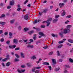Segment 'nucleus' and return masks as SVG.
I'll use <instances>...</instances> for the list:
<instances>
[{"label": "nucleus", "instance_id": "nucleus-1", "mask_svg": "<svg viewBox=\"0 0 73 73\" xmlns=\"http://www.w3.org/2000/svg\"><path fill=\"white\" fill-rule=\"evenodd\" d=\"M52 20V18H49L48 19V20L46 21V23H47V25L46 26L47 27H48L50 25V21H51Z\"/></svg>", "mask_w": 73, "mask_h": 73}, {"label": "nucleus", "instance_id": "nucleus-2", "mask_svg": "<svg viewBox=\"0 0 73 73\" xmlns=\"http://www.w3.org/2000/svg\"><path fill=\"white\" fill-rule=\"evenodd\" d=\"M68 31H69V29H64L63 30L64 33L65 34L67 33Z\"/></svg>", "mask_w": 73, "mask_h": 73}, {"label": "nucleus", "instance_id": "nucleus-3", "mask_svg": "<svg viewBox=\"0 0 73 73\" xmlns=\"http://www.w3.org/2000/svg\"><path fill=\"white\" fill-rule=\"evenodd\" d=\"M27 47L29 48H34V46L33 45L28 44L27 46Z\"/></svg>", "mask_w": 73, "mask_h": 73}, {"label": "nucleus", "instance_id": "nucleus-4", "mask_svg": "<svg viewBox=\"0 0 73 73\" xmlns=\"http://www.w3.org/2000/svg\"><path fill=\"white\" fill-rule=\"evenodd\" d=\"M29 15L28 14H26L24 17V18L25 20H28V16Z\"/></svg>", "mask_w": 73, "mask_h": 73}, {"label": "nucleus", "instance_id": "nucleus-5", "mask_svg": "<svg viewBox=\"0 0 73 73\" xmlns=\"http://www.w3.org/2000/svg\"><path fill=\"white\" fill-rule=\"evenodd\" d=\"M64 5L65 4H64V3H60L59 4V5L60 6V8H62V7H63V6H64Z\"/></svg>", "mask_w": 73, "mask_h": 73}, {"label": "nucleus", "instance_id": "nucleus-6", "mask_svg": "<svg viewBox=\"0 0 73 73\" xmlns=\"http://www.w3.org/2000/svg\"><path fill=\"white\" fill-rule=\"evenodd\" d=\"M21 56L22 58H25V55L24 54V53L21 52Z\"/></svg>", "mask_w": 73, "mask_h": 73}, {"label": "nucleus", "instance_id": "nucleus-7", "mask_svg": "<svg viewBox=\"0 0 73 73\" xmlns=\"http://www.w3.org/2000/svg\"><path fill=\"white\" fill-rule=\"evenodd\" d=\"M39 35H40V36H45L44 33H43L42 32H39Z\"/></svg>", "mask_w": 73, "mask_h": 73}, {"label": "nucleus", "instance_id": "nucleus-8", "mask_svg": "<svg viewBox=\"0 0 73 73\" xmlns=\"http://www.w3.org/2000/svg\"><path fill=\"white\" fill-rule=\"evenodd\" d=\"M52 62L53 64H56V59H52Z\"/></svg>", "mask_w": 73, "mask_h": 73}, {"label": "nucleus", "instance_id": "nucleus-9", "mask_svg": "<svg viewBox=\"0 0 73 73\" xmlns=\"http://www.w3.org/2000/svg\"><path fill=\"white\" fill-rule=\"evenodd\" d=\"M17 41L18 40L17 39L15 38L13 40V42L14 43H15V44H17Z\"/></svg>", "mask_w": 73, "mask_h": 73}, {"label": "nucleus", "instance_id": "nucleus-10", "mask_svg": "<svg viewBox=\"0 0 73 73\" xmlns=\"http://www.w3.org/2000/svg\"><path fill=\"white\" fill-rule=\"evenodd\" d=\"M40 20L38 19V21H37V20H35V21H34L33 23L34 24H36V23H38V22H40Z\"/></svg>", "mask_w": 73, "mask_h": 73}, {"label": "nucleus", "instance_id": "nucleus-11", "mask_svg": "<svg viewBox=\"0 0 73 73\" xmlns=\"http://www.w3.org/2000/svg\"><path fill=\"white\" fill-rule=\"evenodd\" d=\"M57 21H58V19L56 18V19H54L52 21L54 23H56V22H57Z\"/></svg>", "mask_w": 73, "mask_h": 73}, {"label": "nucleus", "instance_id": "nucleus-12", "mask_svg": "<svg viewBox=\"0 0 73 73\" xmlns=\"http://www.w3.org/2000/svg\"><path fill=\"white\" fill-rule=\"evenodd\" d=\"M11 64V63L10 62H8L6 64V66H9Z\"/></svg>", "mask_w": 73, "mask_h": 73}, {"label": "nucleus", "instance_id": "nucleus-13", "mask_svg": "<svg viewBox=\"0 0 73 73\" xmlns=\"http://www.w3.org/2000/svg\"><path fill=\"white\" fill-rule=\"evenodd\" d=\"M62 46H63V44H61L60 45L58 46L57 48L58 49H60V48H62Z\"/></svg>", "mask_w": 73, "mask_h": 73}, {"label": "nucleus", "instance_id": "nucleus-14", "mask_svg": "<svg viewBox=\"0 0 73 73\" xmlns=\"http://www.w3.org/2000/svg\"><path fill=\"white\" fill-rule=\"evenodd\" d=\"M42 64L43 65H49V64L48 63L46 62H43Z\"/></svg>", "mask_w": 73, "mask_h": 73}, {"label": "nucleus", "instance_id": "nucleus-15", "mask_svg": "<svg viewBox=\"0 0 73 73\" xmlns=\"http://www.w3.org/2000/svg\"><path fill=\"white\" fill-rule=\"evenodd\" d=\"M54 70L56 72H58V71H59V70H60V68L58 67L57 68H55L54 69Z\"/></svg>", "mask_w": 73, "mask_h": 73}, {"label": "nucleus", "instance_id": "nucleus-16", "mask_svg": "<svg viewBox=\"0 0 73 73\" xmlns=\"http://www.w3.org/2000/svg\"><path fill=\"white\" fill-rule=\"evenodd\" d=\"M48 11V10L47 9H43V13H46V12Z\"/></svg>", "mask_w": 73, "mask_h": 73}, {"label": "nucleus", "instance_id": "nucleus-17", "mask_svg": "<svg viewBox=\"0 0 73 73\" xmlns=\"http://www.w3.org/2000/svg\"><path fill=\"white\" fill-rule=\"evenodd\" d=\"M68 41L70 43H73V40L71 39H69L68 40Z\"/></svg>", "mask_w": 73, "mask_h": 73}, {"label": "nucleus", "instance_id": "nucleus-18", "mask_svg": "<svg viewBox=\"0 0 73 73\" xmlns=\"http://www.w3.org/2000/svg\"><path fill=\"white\" fill-rule=\"evenodd\" d=\"M52 37H57V36H58V35H55L54 34H52Z\"/></svg>", "mask_w": 73, "mask_h": 73}, {"label": "nucleus", "instance_id": "nucleus-19", "mask_svg": "<svg viewBox=\"0 0 73 73\" xmlns=\"http://www.w3.org/2000/svg\"><path fill=\"white\" fill-rule=\"evenodd\" d=\"M5 22H0V24H1V25H5Z\"/></svg>", "mask_w": 73, "mask_h": 73}, {"label": "nucleus", "instance_id": "nucleus-20", "mask_svg": "<svg viewBox=\"0 0 73 73\" xmlns=\"http://www.w3.org/2000/svg\"><path fill=\"white\" fill-rule=\"evenodd\" d=\"M14 4V1H10V5H13Z\"/></svg>", "mask_w": 73, "mask_h": 73}, {"label": "nucleus", "instance_id": "nucleus-21", "mask_svg": "<svg viewBox=\"0 0 73 73\" xmlns=\"http://www.w3.org/2000/svg\"><path fill=\"white\" fill-rule=\"evenodd\" d=\"M69 60L70 62H71V63H73V59H72L71 58H69Z\"/></svg>", "mask_w": 73, "mask_h": 73}, {"label": "nucleus", "instance_id": "nucleus-22", "mask_svg": "<svg viewBox=\"0 0 73 73\" xmlns=\"http://www.w3.org/2000/svg\"><path fill=\"white\" fill-rule=\"evenodd\" d=\"M29 30V29L28 28H25L24 29V32H27V31Z\"/></svg>", "mask_w": 73, "mask_h": 73}, {"label": "nucleus", "instance_id": "nucleus-23", "mask_svg": "<svg viewBox=\"0 0 73 73\" xmlns=\"http://www.w3.org/2000/svg\"><path fill=\"white\" fill-rule=\"evenodd\" d=\"M64 41H59L58 42V44H62V43H64Z\"/></svg>", "mask_w": 73, "mask_h": 73}, {"label": "nucleus", "instance_id": "nucleus-24", "mask_svg": "<svg viewBox=\"0 0 73 73\" xmlns=\"http://www.w3.org/2000/svg\"><path fill=\"white\" fill-rule=\"evenodd\" d=\"M33 31H32L29 32L28 33L29 34V35H31L32 34H33Z\"/></svg>", "mask_w": 73, "mask_h": 73}, {"label": "nucleus", "instance_id": "nucleus-25", "mask_svg": "<svg viewBox=\"0 0 73 73\" xmlns=\"http://www.w3.org/2000/svg\"><path fill=\"white\" fill-rule=\"evenodd\" d=\"M15 20V19H13V20H11L10 21L11 24H13V23L14 22Z\"/></svg>", "mask_w": 73, "mask_h": 73}, {"label": "nucleus", "instance_id": "nucleus-26", "mask_svg": "<svg viewBox=\"0 0 73 73\" xmlns=\"http://www.w3.org/2000/svg\"><path fill=\"white\" fill-rule=\"evenodd\" d=\"M36 35L35 34L34 35L33 38L34 40H36Z\"/></svg>", "mask_w": 73, "mask_h": 73}, {"label": "nucleus", "instance_id": "nucleus-27", "mask_svg": "<svg viewBox=\"0 0 73 73\" xmlns=\"http://www.w3.org/2000/svg\"><path fill=\"white\" fill-rule=\"evenodd\" d=\"M27 66L29 67H31L32 66V65L28 63L27 64Z\"/></svg>", "mask_w": 73, "mask_h": 73}, {"label": "nucleus", "instance_id": "nucleus-28", "mask_svg": "<svg viewBox=\"0 0 73 73\" xmlns=\"http://www.w3.org/2000/svg\"><path fill=\"white\" fill-rule=\"evenodd\" d=\"M71 27H72V25H68L66 26L67 28H70Z\"/></svg>", "mask_w": 73, "mask_h": 73}, {"label": "nucleus", "instance_id": "nucleus-29", "mask_svg": "<svg viewBox=\"0 0 73 73\" xmlns=\"http://www.w3.org/2000/svg\"><path fill=\"white\" fill-rule=\"evenodd\" d=\"M6 58H7V60H8V59H9V54H7L6 56Z\"/></svg>", "mask_w": 73, "mask_h": 73}, {"label": "nucleus", "instance_id": "nucleus-30", "mask_svg": "<svg viewBox=\"0 0 73 73\" xmlns=\"http://www.w3.org/2000/svg\"><path fill=\"white\" fill-rule=\"evenodd\" d=\"M5 16V15L4 14H2L0 17V18H2L4 17Z\"/></svg>", "mask_w": 73, "mask_h": 73}, {"label": "nucleus", "instance_id": "nucleus-31", "mask_svg": "<svg viewBox=\"0 0 73 73\" xmlns=\"http://www.w3.org/2000/svg\"><path fill=\"white\" fill-rule=\"evenodd\" d=\"M65 12H63L61 14V16H64L65 15Z\"/></svg>", "mask_w": 73, "mask_h": 73}, {"label": "nucleus", "instance_id": "nucleus-32", "mask_svg": "<svg viewBox=\"0 0 73 73\" xmlns=\"http://www.w3.org/2000/svg\"><path fill=\"white\" fill-rule=\"evenodd\" d=\"M72 17V16H71V15H67L66 17L67 18H70Z\"/></svg>", "mask_w": 73, "mask_h": 73}, {"label": "nucleus", "instance_id": "nucleus-33", "mask_svg": "<svg viewBox=\"0 0 73 73\" xmlns=\"http://www.w3.org/2000/svg\"><path fill=\"white\" fill-rule=\"evenodd\" d=\"M15 55L16 57H17V58H20V56H19V55H18V54H15Z\"/></svg>", "mask_w": 73, "mask_h": 73}, {"label": "nucleus", "instance_id": "nucleus-34", "mask_svg": "<svg viewBox=\"0 0 73 73\" xmlns=\"http://www.w3.org/2000/svg\"><path fill=\"white\" fill-rule=\"evenodd\" d=\"M59 35L60 36H61V37H63L62 35H63V33H60L59 34Z\"/></svg>", "mask_w": 73, "mask_h": 73}, {"label": "nucleus", "instance_id": "nucleus-35", "mask_svg": "<svg viewBox=\"0 0 73 73\" xmlns=\"http://www.w3.org/2000/svg\"><path fill=\"white\" fill-rule=\"evenodd\" d=\"M40 27L41 28H44L45 27V26L44 25H41Z\"/></svg>", "mask_w": 73, "mask_h": 73}, {"label": "nucleus", "instance_id": "nucleus-36", "mask_svg": "<svg viewBox=\"0 0 73 73\" xmlns=\"http://www.w3.org/2000/svg\"><path fill=\"white\" fill-rule=\"evenodd\" d=\"M36 31H40V28H36Z\"/></svg>", "mask_w": 73, "mask_h": 73}, {"label": "nucleus", "instance_id": "nucleus-37", "mask_svg": "<svg viewBox=\"0 0 73 73\" xmlns=\"http://www.w3.org/2000/svg\"><path fill=\"white\" fill-rule=\"evenodd\" d=\"M9 43H10V40H7L6 42V44H9Z\"/></svg>", "mask_w": 73, "mask_h": 73}, {"label": "nucleus", "instance_id": "nucleus-38", "mask_svg": "<svg viewBox=\"0 0 73 73\" xmlns=\"http://www.w3.org/2000/svg\"><path fill=\"white\" fill-rule=\"evenodd\" d=\"M32 59H36V57L35 56H33L32 57Z\"/></svg>", "mask_w": 73, "mask_h": 73}, {"label": "nucleus", "instance_id": "nucleus-39", "mask_svg": "<svg viewBox=\"0 0 73 73\" xmlns=\"http://www.w3.org/2000/svg\"><path fill=\"white\" fill-rule=\"evenodd\" d=\"M9 48H10V49H13V47L12 45L9 46Z\"/></svg>", "mask_w": 73, "mask_h": 73}, {"label": "nucleus", "instance_id": "nucleus-40", "mask_svg": "<svg viewBox=\"0 0 73 73\" xmlns=\"http://www.w3.org/2000/svg\"><path fill=\"white\" fill-rule=\"evenodd\" d=\"M57 55L58 56H60V52H59V51H57Z\"/></svg>", "mask_w": 73, "mask_h": 73}, {"label": "nucleus", "instance_id": "nucleus-41", "mask_svg": "<svg viewBox=\"0 0 73 73\" xmlns=\"http://www.w3.org/2000/svg\"><path fill=\"white\" fill-rule=\"evenodd\" d=\"M15 61L17 62V61H19V59L16 58L15 59Z\"/></svg>", "mask_w": 73, "mask_h": 73}, {"label": "nucleus", "instance_id": "nucleus-42", "mask_svg": "<svg viewBox=\"0 0 73 73\" xmlns=\"http://www.w3.org/2000/svg\"><path fill=\"white\" fill-rule=\"evenodd\" d=\"M6 60H7V58H5L4 59H3L2 60V61H6Z\"/></svg>", "mask_w": 73, "mask_h": 73}, {"label": "nucleus", "instance_id": "nucleus-43", "mask_svg": "<svg viewBox=\"0 0 73 73\" xmlns=\"http://www.w3.org/2000/svg\"><path fill=\"white\" fill-rule=\"evenodd\" d=\"M20 50V47H18L17 48H16L15 49V50Z\"/></svg>", "mask_w": 73, "mask_h": 73}, {"label": "nucleus", "instance_id": "nucleus-44", "mask_svg": "<svg viewBox=\"0 0 73 73\" xmlns=\"http://www.w3.org/2000/svg\"><path fill=\"white\" fill-rule=\"evenodd\" d=\"M4 40V38H1L0 40L1 42H3Z\"/></svg>", "mask_w": 73, "mask_h": 73}, {"label": "nucleus", "instance_id": "nucleus-45", "mask_svg": "<svg viewBox=\"0 0 73 73\" xmlns=\"http://www.w3.org/2000/svg\"><path fill=\"white\" fill-rule=\"evenodd\" d=\"M3 33V31L2 30H0V35L2 34Z\"/></svg>", "mask_w": 73, "mask_h": 73}, {"label": "nucleus", "instance_id": "nucleus-46", "mask_svg": "<svg viewBox=\"0 0 73 73\" xmlns=\"http://www.w3.org/2000/svg\"><path fill=\"white\" fill-rule=\"evenodd\" d=\"M21 10V8H20V7H19L17 9V11H20Z\"/></svg>", "mask_w": 73, "mask_h": 73}, {"label": "nucleus", "instance_id": "nucleus-47", "mask_svg": "<svg viewBox=\"0 0 73 73\" xmlns=\"http://www.w3.org/2000/svg\"><path fill=\"white\" fill-rule=\"evenodd\" d=\"M65 67H66V68H70V66L68 65H65Z\"/></svg>", "mask_w": 73, "mask_h": 73}, {"label": "nucleus", "instance_id": "nucleus-48", "mask_svg": "<svg viewBox=\"0 0 73 73\" xmlns=\"http://www.w3.org/2000/svg\"><path fill=\"white\" fill-rule=\"evenodd\" d=\"M53 52H50L48 53V55H52V54H53Z\"/></svg>", "mask_w": 73, "mask_h": 73}, {"label": "nucleus", "instance_id": "nucleus-49", "mask_svg": "<svg viewBox=\"0 0 73 73\" xmlns=\"http://www.w3.org/2000/svg\"><path fill=\"white\" fill-rule=\"evenodd\" d=\"M4 35H5V36H7V35H8V32L6 31V32H5V33H4Z\"/></svg>", "mask_w": 73, "mask_h": 73}, {"label": "nucleus", "instance_id": "nucleus-50", "mask_svg": "<svg viewBox=\"0 0 73 73\" xmlns=\"http://www.w3.org/2000/svg\"><path fill=\"white\" fill-rule=\"evenodd\" d=\"M21 68H25V66L24 65H22L21 66Z\"/></svg>", "mask_w": 73, "mask_h": 73}, {"label": "nucleus", "instance_id": "nucleus-51", "mask_svg": "<svg viewBox=\"0 0 73 73\" xmlns=\"http://www.w3.org/2000/svg\"><path fill=\"white\" fill-rule=\"evenodd\" d=\"M41 68V67H35L34 69H39Z\"/></svg>", "mask_w": 73, "mask_h": 73}, {"label": "nucleus", "instance_id": "nucleus-52", "mask_svg": "<svg viewBox=\"0 0 73 73\" xmlns=\"http://www.w3.org/2000/svg\"><path fill=\"white\" fill-rule=\"evenodd\" d=\"M21 26H19L18 28V30H21Z\"/></svg>", "mask_w": 73, "mask_h": 73}, {"label": "nucleus", "instance_id": "nucleus-53", "mask_svg": "<svg viewBox=\"0 0 73 73\" xmlns=\"http://www.w3.org/2000/svg\"><path fill=\"white\" fill-rule=\"evenodd\" d=\"M11 6H9L7 7V8L8 9H11Z\"/></svg>", "mask_w": 73, "mask_h": 73}, {"label": "nucleus", "instance_id": "nucleus-54", "mask_svg": "<svg viewBox=\"0 0 73 73\" xmlns=\"http://www.w3.org/2000/svg\"><path fill=\"white\" fill-rule=\"evenodd\" d=\"M12 46H13V48H16V45H12Z\"/></svg>", "mask_w": 73, "mask_h": 73}, {"label": "nucleus", "instance_id": "nucleus-55", "mask_svg": "<svg viewBox=\"0 0 73 73\" xmlns=\"http://www.w3.org/2000/svg\"><path fill=\"white\" fill-rule=\"evenodd\" d=\"M28 0H27L24 3V4H26L27 3H28Z\"/></svg>", "mask_w": 73, "mask_h": 73}, {"label": "nucleus", "instance_id": "nucleus-56", "mask_svg": "<svg viewBox=\"0 0 73 73\" xmlns=\"http://www.w3.org/2000/svg\"><path fill=\"white\" fill-rule=\"evenodd\" d=\"M48 48V46H44L43 47L44 49H47V48Z\"/></svg>", "mask_w": 73, "mask_h": 73}, {"label": "nucleus", "instance_id": "nucleus-57", "mask_svg": "<svg viewBox=\"0 0 73 73\" xmlns=\"http://www.w3.org/2000/svg\"><path fill=\"white\" fill-rule=\"evenodd\" d=\"M21 72H25V70H21Z\"/></svg>", "mask_w": 73, "mask_h": 73}, {"label": "nucleus", "instance_id": "nucleus-58", "mask_svg": "<svg viewBox=\"0 0 73 73\" xmlns=\"http://www.w3.org/2000/svg\"><path fill=\"white\" fill-rule=\"evenodd\" d=\"M48 68L50 69V70H51L52 69V67H51V66H48Z\"/></svg>", "mask_w": 73, "mask_h": 73}, {"label": "nucleus", "instance_id": "nucleus-59", "mask_svg": "<svg viewBox=\"0 0 73 73\" xmlns=\"http://www.w3.org/2000/svg\"><path fill=\"white\" fill-rule=\"evenodd\" d=\"M35 72V73H39V71L38 70H36Z\"/></svg>", "mask_w": 73, "mask_h": 73}, {"label": "nucleus", "instance_id": "nucleus-60", "mask_svg": "<svg viewBox=\"0 0 73 73\" xmlns=\"http://www.w3.org/2000/svg\"><path fill=\"white\" fill-rule=\"evenodd\" d=\"M59 62H61L62 61V59H60L59 60Z\"/></svg>", "mask_w": 73, "mask_h": 73}, {"label": "nucleus", "instance_id": "nucleus-61", "mask_svg": "<svg viewBox=\"0 0 73 73\" xmlns=\"http://www.w3.org/2000/svg\"><path fill=\"white\" fill-rule=\"evenodd\" d=\"M18 72H19V73H21V70H17Z\"/></svg>", "mask_w": 73, "mask_h": 73}, {"label": "nucleus", "instance_id": "nucleus-62", "mask_svg": "<svg viewBox=\"0 0 73 73\" xmlns=\"http://www.w3.org/2000/svg\"><path fill=\"white\" fill-rule=\"evenodd\" d=\"M68 71L67 70H65L64 71V73H68Z\"/></svg>", "mask_w": 73, "mask_h": 73}, {"label": "nucleus", "instance_id": "nucleus-63", "mask_svg": "<svg viewBox=\"0 0 73 73\" xmlns=\"http://www.w3.org/2000/svg\"><path fill=\"white\" fill-rule=\"evenodd\" d=\"M30 41L31 42H33V40L32 39H31L30 40Z\"/></svg>", "mask_w": 73, "mask_h": 73}, {"label": "nucleus", "instance_id": "nucleus-64", "mask_svg": "<svg viewBox=\"0 0 73 73\" xmlns=\"http://www.w3.org/2000/svg\"><path fill=\"white\" fill-rule=\"evenodd\" d=\"M12 33H11V32H9V35L12 36Z\"/></svg>", "mask_w": 73, "mask_h": 73}]
</instances>
